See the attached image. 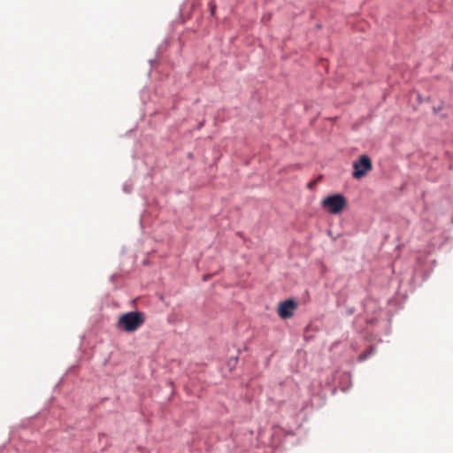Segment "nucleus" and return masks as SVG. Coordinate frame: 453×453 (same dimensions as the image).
<instances>
[{"label":"nucleus","instance_id":"423d86ee","mask_svg":"<svg viewBox=\"0 0 453 453\" xmlns=\"http://www.w3.org/2000/svg\"><path fill=\"white\" fill-rule=\"evenodd\" d=\"M214 9H215V7H214V6H213V7H211V13H213V12H214Z\"/></svg>","mask_w":453,"mask_h":453},{"label":"nucleus","instance_id":"7ed1b4c3","mask_svg":"<svg viewBox=\"0 0 453 453\" xmlns=\"http://www.w3.org/2000/svg\"><path fill=\"white\" fill-rule=\"evenodd\" d=\"M372 168L371 158L366 155H362L357 160L353 162L352 176L355 179H361Z\"/></svg>","mask_w":453,"mask_h":453},{"label":"nucleus","instance_id":"f03ea898","mask_svg":"<svg viewBox=\"0 0 453 453\" xmlns=\"http://www.w3.org/2000/svg\"><path fill=\"white\" fill-rule=\"evenodd\" d=\"M322 207L332 214L341 213L347 206V200L341 194L329 196L323 199Z\"/></svg>","mask_w":453,"mask_h":453},{"label":"nucleus","instance_id":"f257e3e1","mask_svg":"<svg viewBox=\"0 0 453 453\" xmlns=\"http://www.w3.org/2000/svg\"><path fill=\"white\" fill-rule=\"evenodd\" d=\"M145 322V316L141 311H129L122 314L117 322V328L127 333L138 330Z\"/></svg>","mask_w":453,"mask_h":453},{"label":"nucleus","instance_id":"20e7f679","mask_svg":"<svg viewBox=\"0 0 453 453\" xmlns=\"http://www.w3.org/2000/svg\"><path fill=\"white\" fill-rule=\"evenodd\" d=\"M297 308V303L288 299L279 303L278 315L280 319H287L293 316L295 311Z\"/></svg>","mask_w":453,"mask_h":453},{"label":"nucleus","instance_id":"39448f33","mask_svg":"<svg viewBox=\"0 0 453 453\" xmlns=\"http://www.w3.org/2000/svg\"><path fill=\"white\" fill-rule=\"evenodd\" d=\"M321 180V177H319L311 181H310L308 184H307V188L309 189H314L315 187L317 186V184Z\"/></svg>","mask_w":453,"mask_h":453}]
</instances>
